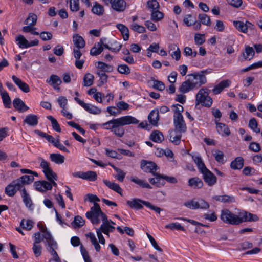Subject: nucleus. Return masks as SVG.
Wrapping results in <instances>:
<instances>
[{"instance_id":"obj_1","label":"nucleus","mask_w":262,"mask_h":262,"mask_svg":"<svg viewBox=\"0 0 262 262\" xmlns=\"http://www.w3.org/2000/svg\"><path fill=\"white\" fill-rule=\"evenodd\" d=\"M210 72L208 70H205L188 75V79L182 82L179 87L180 91L183 93H186L199 88L202 85L207 82L205 74Z\"/></svg>"},{"instance_id":"obj_2","label":"nucleus","mask_w":262,"mask_h":262,"mask_svg":"<svg viewBox=\"0 0 262 262\" xmlns=\"http://www.w3.org/2000/svg\"><path fill=\"white\" fill-rule=\"evenodd\" d=\"M138 120L131 116H123L110 120L102 124L104 128L111 130L116 136L122 137L124 134L123 126L131 124H137Z\"/></svg>"},{"instance_id":"obj_3","label":"nucleus","mask_w":262,"mask_h":262,"mask_svg":"<svg viewBox=\"0 0 262 262\" xmlns=\"http://www.w3.org/2000/svg\"><path fill=\"white\" fill-rule=\"evenodd\" d=\"M220 219L223 223L226 224L232 225H238L241 224L240 212L238 214H236L227 208L221 210Z\"/></svg>"},{"instance_id":"obj_4","label":"nucleus","mask_w":262,"mask_h":262,"mask_svg":"<svg viewBox=\"0 0 262 262\" xmlns=\"http://www.w3.org/2000/svg\"><path fill=\"white\" fill-rule=\"evenodd\" d=\"M209 92L210 90L207 88H201L196 95V105L201 103L203 106L210 107L212 104L213 100L209 96Z\"/></svg>"},{"instance_id":"obj_5","label":"nucleus","mask_w":262,"mask_h":262,"mask_svg":"<svg viewBox=\"0 0 262 262\" xmlns=\"http://www.w3.org/2000/svg\"><path fill=\"white\" fill-rule=\"evenodd\" d=\"M103 215H105L101 210L100 206L97 203H94V206L91 208V210L88 211L86 217L90 219L93 224L97 225L100 223L99 217L103 220Z\"/></svg>"},{"instance_id":"obj_6","label":"nucleus","mask_w":262,"mask_h":262,"mask_svg":"<svg viewBox=\"0 0 262 262\" xmlns=\"http://www.w3.org/2000/svg\"><path fill=\"white\" fill-rule=\"evenodd\" d=\"M160 5L157 1H148V10L150 12V18L155 22H158L164 17V14L159 10Z\"/></svg>"},{"instance_id":"obj_7","label":"nucleus","mask_w":262,"mask_h":262,"mask_svg":"<svg viewBox=\"0 0 262 262\" xmlns=\"http://www.w3.org/2000/svg\"><path fill=\"white\" fill-rule=\"evenodd\" d=\"M34 180V177L32 176L24 175L20 178L15 180L12 182L14 185L15 189L17 191H19L20 193L23 192V188L26 185L29 184Z\"/></svg>"},{"instance_id":"obj_8","label":"nucleus","mask_w":262,"mask_h":262,"mask_svg":"<svg viewBox=\"0 0 262 262\" xmlns=\"http://www.w3.org/2000/svg\"><path fill=\"white\" fill-rule=\"evenodd\" d=\"M72 174L74 178H79L90 181H94L97 178L96 172L93 171H77L72 173Z\"/></svg>"},{"instance_id":"obj_9","label":"nucleus","mask_w":262,"mask_h":262,"mask_svg":"<svg viewBox=\"0 0 262 262\" xmlns=\"http://www.w3.org/2000/svg\"><path fill=\"white\" fill-rule=\"evenodd\" d=\"M74 99L80 106L90 113L99 114L101 113V110L98 107L89 103H85L77 97H75Z\"/></svg>"},{"instance_id":"obj_10","label":"nucleus","mask_w":262,"mask_h":262,"mask_svg":"<svg viewBox=\"0 0 262 262\" xmlns=\"http://www.w3.org/2000/svg\"><path fill=\"white\" fill-rule=\"evenodd\" d=\"M173 123L176 131L180 133H183L186 131L187 126L183 117L173 118Z\"/></svg>"},{"instance_id":"obj_11","label":"nucleus","mask_w":262,"mask_h":262,"mask_svg":"<svg viewBox=\"0 0 262 262\" xmlns=\"http://www.w3.org/2000/svg\"><path fill=\"white\" fill-rule=\"evenodd\" d=\"M201 173L203 174L204 181L208 186H213L216 183V176L208 169L204 171H202Z\"/></svg>"},{"instance_id":"obj_12","label":"nucleus","mask_w":262,"mask_h":262,"mask_svg":"<svg viewBox=\"0 0 262 262\" xmlns=\"http://www.w3.org/2000/svg\"><path fill=\"white\" fill-rule=\"evenodd\" d=\"M103 223L101 225L99 229H100L104 234L109 236L110 232H113L115 228L111 225H109L108 222V219L106 215H103Z\"/></svg>"},{"instance_id":"obj_13","label":"nucleus","mask_w":262,"mask_h":262,"mask_svg":"<svg viewBox=\"0 0 262 262\" xmlns=\"http://www.w3.org/2000/svg\"><path fill=\"white\" fill-rule=\"evenodd\" d=\"M241 224L245 222H255L259 220L257 215L245 211L240 212Z\"/></svg>"},{"instance_id":"obj_14","label":"nucleus","mask_w":262,"mask_h":262,"mask_svg":"<svg viewBox=\"0 0 262 262\" xmlns=\"http://www.w3.org/2000/svg\"><path fill=\"white\" fill-rule=\"evenodd\" d=\"M126 204L132 209H140L143 208V205L147 206V202L138 199H133L126 201Z\"/></svg>"},{"instance_id":"obj_15","label":"nucleus","mask_w":262,"mask_h":262,"mask_svg":"<svg viewBox=\"0 0 262 262\" xmlns=\"http://www.w3.org/2000/svg\"><path fill=\"white\" fill-rule=\"evenodd\" d=\"M112 8L115 11L122 12L126 7V3L124 0H112Z\"/></svg>"},{"instance_id":"obj_16","label":"nucleus","mask_w":262,"mask_h":262,"mask_svg":"<svg viewBox=\"0 0 262 262\" xmlns=\"http://www.w3.org/2000/svg\"><path fill=\"white\" fill-rule=\"evenodd\" d=\"M46 82L53 86L54 89L59 90L60 88L59 85L61 84L62 81L58 76L52 75L49 79L46 80Z\"/></svg>"},{"instance_id":"obj_17","label":"nucleus","mask_w":262,"mask_h":262,"mask_svg":"<svg viewBox=\"0 0 262 262\" xmlns=\"http://www.w3.org/2000/svg\"><path fill=\"white\" fill-rule=\"evenodd\" d=\"M231 84V81L229 79L223 80L216 85L212 90L214 94H220L225 88L229 87Z\"/></svg>"},{"instance_id":"obj_18","label":"nucleus","mask_w":262,"mask_h":262,"mask_svg":"<svg viewBox=\"0 0 262 262\" xmlns=\"http://www.w3.org/2000/svg\"><path fill=\"white\" fill-rule=\"evenodd\" d=\"M212 199L216 201L223 203H235L236 200L234 196L224 194L223 195H215Z\"/></svg>"},{"instance_id":"obj_19","label":"nucleus","mask_w":262,"mask_h":262,"mask_svg":"<svg viewBox=\"0 0 262 262\" xmlns=\"http://www.w3.org/2000/svg\"><path fill=\"white\" fill-rule=\"evenodd\" d=\"M105 39L101 38L100 42L96 43L94 47L91 49L90 54L92 56H97L103 51V40Z\"/></svg>"},{"instance_id":"obj_20","label":"nucleus","mask_w":262,"mask_h":262,"mask_svg":"<svg viewBox=\"0 0 262 262\" xmlns=\"http://www.w3.org/2000/svg\"><path fill=\"white\" fill-rule=\"evenodd\" d=\"M12 79L15 84H16L23 92L28 93L30 91V88L28 85L23 81L20 78L15 75H13Z\"/></svg>"},{"instance_id":"obj_21","label":"nucleus","mask_w":262,"mask_h":262,"mask_svg":"<svg viewBox=\"0 0 262 262\" xmlns=\"http://www.w3.org/2000/svg\"><path fill=\"white\" fill-rule=\"evenodd\" d=\"M103 182L110 189L116 192L121 196L123 195L122 189L117 183L105 179L103 180Z\"/></svg>"},{"instance_id":"obj_22","label":"nucleus","mask_w":262,"mask_h":262,"mask_svg":"<svg viewBox=\"0 0 262 262\" xmlns=\"http://www.w3.org/2000/svg\"><path fill=\"white\" fill-rule=\"evenodd\" d=\"M13 105L14 107L19 112H24L29 109V107L19 98L13 100Z\"/></svg>"},{"instance_id":"obj_23","label":"nucleus","mask_w":262,"mask_h":262,"mask_svg":"<svg viewBox=\"0 0 262 262\" xmlns=\"http://www.w3.org/2000/svg\"><path fill=\"white\" fill-rule=\"evenodd\" d=\"M254 54L255 51L253 48L246 46L245 47V50L242 53V55L241 56L243 57V59H241V60H250L253 58Z\"/></svg>"},{"instance_id":"obj_24","label":"nucleus","mask_w":262,"mask_h":262,"mask_svg":"<svg viewBox=\"0 0 262 262\" xmlns=\"http://www.w3.org/2000/svg\"><path fill=\"white\" fill-rule=\"evenodd\" d=\"M154 178L150 179L149 182L151 184L156 185L157 187H160L165 184V182L163 179V174L159 173H154Z\"/></svg>"},{"instance_id":"obj_25","label":"nucleus","mask_w":262,"mask_h":262,"mask_svg":"<svg viewBox=\"0 0 262 262\" xmlns=\"http://www.w3.org/2000/svg\"><path fill=\"white\" fill-rule=\"evenodd\" d=\"M159 120V111L157 109H155L148 115V121L152 125L157 126Z\"/></svg>"},{"instance_id":"obj_26","label":"nucleus","mask_w":262,"mask_h":262,"mask_svg":"<svg viewBox=\"0 0 262 262\" xmlns=\"http://www.w3.org/2000/svg\"><path fill=\"white\" fill-rule=\"evenodd\" d=\"M23 122L28 125L35 126L38 123V117L37 115L29 114L26 116Z\"/></svg>"},{"instance_id":"obj_27","label":"nucleus","mask_w":262,"mask_h":262,"mask_svg":"<svg viewBox=\"0 0 262 262\" xmlns=\"http://www.w3.org/2000/svg\"><path fill=\"white\" fill-rule=\"evenodd\" d=\"M151 83V87L153 89L159 91H163L165 88V84L161 81L156 80L154 77H151L150 81H148V83Z\"/></svg>"},{"instance_id":"obj_28","label":"nucleus","mask_w":262,"mask_h":262,"mask_svg":"<svg viewBox=\"0 0 262 262\" xmlns=\"http://www.w3.org/2000/svg\"><path fill=\"white\" fill-rule=\"evenodd\" d=\"M216 129L222 136H229L231 134L228 126L223 123H216Z\"/></svg>"},{"instance_id":"obj_29","label":"nucleus","mask_w":262,"mask_h":262,"mask_svg":"<svg viewBox=\"0 0 262 262\" xmlns=\"http://www.w3.org/2000/svg\"><path fill=\"white\" fill-rule=\"evenodd\" d=\"M188 185L194 189H199L203 186V182L198 177H193L189 180Z\"/></svg>"},{"instance_id":"obj_30","label":"nucleus","mask_w":262,"mask_h":262,"mask_svg":"<svg viewBox=\"0 0 262 262\" xmlns=\"http://www.w3.org/2000/svg\"><path fill=\"white\" fill-rule=\"evenodd\" d=\"M181 137L182 133L178 131L172 130L169 132L170 140L176 145H179L180 143Z\"/></svg>"},{"instance_id":"obj_31","label":"nucleus","mask_w":262,"mask_h":262,"mask_svg":"<svg viewBox=\"0 0 262 262\" xmlns=\"http://www.w3.org/2000/svg\"><path fill=\"white\" fill-rule=\"evenodd\" d=\"M73 41L76 48L82 49L85 46L84 40L78 34L73 35Z\"/></svg>"},{"instance_id":"obj_32","label":"nucleus","mask_w":262,"mask_h":262,"mask_svg":"<svg viewBox=\"0 0 262 262\" xmlns=\"http://www.w3.org/2000/svg\"><path fill=\"white\" fill-rule=\"evenodd\" d=\"M116 27L121 33L123 39L125 41L128 40L129 37L128 28L122 24H117Z\"/></svg>"},{"instance_id":"obj_33","label":"nucleus","mask_w":262,"mask_h":262,"mask_svg":"<svg viewBox=\"0 0 262 262\" xmlns=\"http://www.w3.org/2000/svg\"><path fill=\"white\" fill-rule=\"evenodd\" d=\"M164 139L162 133L157 130L153 131L150 135V139L155 142L161 143Z\"/></svg>"},{"instance_id":"obj_34","label":"nucleus","mask_w":262,"mask_h":262,"mask_svg":"<svg viewBox=\"0 0 262 262\" xmlns=\"http://www.w3.org/2000/svg\"><path fill=\"white\" fill-rule=\"evenodd\" d=\"M244 165V159L238 157L231 162L230 167L233 169H241Z\"/></svg>"},{"instance_id":"obj_35","label":"nucleus","mask_w":262,"mask_h":262,"mask_svg":"<svg viewBox=\"0 0 262 262\" xmlns=\"http://www.w3.org/2000/svg\"><path fill=\"white\" fill-rule=\"evenodd\" d=\"M51 161L57 164H61L64 162L65 158L59 154L52 153L50 155Z\"/></svg>"},{"instance_id":"obj_36","label":"nucleus","mask_w":262,"mask_h":262,"mask_svg":"<svg viewBox=\"0 0 262 262\" xmlns=\"http://www.w3.org/2000/svg\"><path fill=\"white\" fill-rule=\"evenodd\" d=\"M4 105L6 108H10L11 104V98L7 92L4 91L0 92Z\"/></svg>"},{"instance_id":"obj_37","label":"nucleus","mask_w":262,"mask_h":262,"mask_svg":"<svg viewBox=\"0 0 262 262\" xmlns=\"http://www.w3.org/2000/svg\"><path fill=\"white\" fill-rule=\"evenodd\" d=\"M41 231L44 233L43 235V237L46 239L48 245L55 246L56 242L54 240L51 234L47 230V229L44 227H42Z\"/></svg>"},{"instance_id":"obj_38","label":"nucleus","mask_w":262,"mask_h":262,"mask_svg":"<svg viewBox=\"0 0 262 262\" xmlns=\"http://www.w3.org/2000/svg\"><path fill=\"white\" fill-rule=\"evenodd\" d=\"M85 236L91 240L92 244L94 245L95 249L97 252H99L100 250V246L97 242V238L95 234L92 232H89L85 234Z\"/></svg>"},{"instance_id":"obj_39","label":"nucleus","mask_w":262,"mask_h":262,"mask_svg":"<svg viewBox=\"0 0 262 262\" xmlns=\"http://www.w3.org/2000/svg\"><path fill=\"white\" fill-rule=\"evenodd\" d=\"M21 197L23 198V201L26 205V207L32 209L31 207L32 206V200L29 195V194L27 193V191L25 188H23V192L21 194Z\"/></svg>"},{"instance_id":"obj_40","label":"nucleus","mask_w":262,"mask_h":262,"mask_svg":"<svg viewBox=\"0 0 262 262\" xmlns=\"http://www.w3.org/2000/svg\"><path fill=\"white\" fill-rule=\"evenodd\" d=\"M103 46L106 49L117 53L121 49L122 45L118 42L117 41H114L113 43L110 44V46L107 44H103Z\"/></svg>"},{"instance_id":"obj_41","label":"nucleus","mask_w":262,"mask_h":262,"mask_svg":"<svg viewBox=\"0 0 262 262\" xmlns=\"http://www.w3.org/2000/svg\"><path fill=\"white\" fill-rule=\"evenodd\" d=\"M34 223L30 220L23 219L20 223V227L25 230L30 231L34 226Z\"/></svg>"},{"instance_id":"obj_42","label":"nucleus","mask_w":262,"mask_h":262,"mask_svg":"<svg viewBox=\"0 0 262 262\" xmlns=\"http://www.w3.org/2000/svg\"><path fill=\"white\" fill-rule=\"evenodd\" d=\"M192 158L195 162V163L197 165L198 169L200 171L202 172V171L206 170L207 168L205 165L204 162L202 161V158L200 156H193Z\"/></svg>"},{"instance_id":"obj_43","label":"nucleus","mask_w":262,"mask_h":262,"mask_svg":"<svg viewBox=\"0 0 262 262\" xmlns=\"http://www.w3.org/2000/svg\"><path fill=\"white\" fill-rule=\"evenodd\" d=\"M37 20V15L33 13H30L28 14L27 18L25 20L24 24L26 25H31L34 26L36 24Z\"/></svg>"},{"instance_id":"obj_44","label":"nucleus","mask_w":262,"mask_h":262,"mask_svg":"<svg viewBox=\"0 0 262 262\" xmlns=\"http://www.w3.org/2000/svg\"><path fill=\"white\" fill-rule=\"evenodd\" d=\"M94 76L90 73H86L83 77V85L90 86L93 84Z\"/></svg>"},{"instance_id":"obj_45","label":"nucleus","mask_w":262,"mask_h":262,"mask_svg":"<svg viewBox=\"0 0 262 262\" xmlns=\"http://www.w3.org/2000/svg\"><path fill=\"white\" fill-rule=\"evenodd\" d=\"M85 223L84 220L80 216L77 215L75 217L74 221L71 223L74 228H78L82 227Z\"/></svg>"},{"instance_id":"obj_46","label":"nucleus","mask_w":262,"mask_h":262,"mask_svg":"<svg viewBox=\"0 0 262 262\" xmlns=\"http://www.w3.org/2000/svg\"><path fill=\"white\" fill-rule=\"evenodd\" d=\"M97 68L100 70L106 72H111L113 71V67L101 61L98 62Z\"/></svg>"},{"instance_id":"obj_47","label":"nucleus","mask_w":262,"mask_h":262,"mask_svg":"<svg viewBox=\"0 0 262 262\" xmlns=\"http://www.w3.org/2000/svg\"><path fill=\"white\" fill-rule=\"evenodd\" d=\"M198 18L200 19L201 23H202L203 25H206L207 26H211V22L210 18L207 14L204 13L199 14Z\"/></svg>"},{"instance_id":"obj_48","label":"nucleus","mask_w":262,"mask_h":262,"mask_svg":"<svg viewBox=\"0 0 262 262\" xmlns=\"http://www.w3.org/2000/svg\"><path fill=\"white\" fill-rule=\"evenodd\" d=\"M17 191L12 182L6 187L5 190L6 194L9 196H14Z\"/></svg>"},{"instance_id":"obj_49","label":"nucleus","mask_w":262,"mask_h":262,"mask_svg":"<svg viewBox=\"0 0 262 262\" xmlns=\"http://www.w3.org/2000/svg\"><path fill=\"white\" fill-rule=\"evenodd\" d=\"M16 40L18 41V44L20 48H27L28 41L25 37L22 35H19L16 37Z\"/></svg>"},{"instance_id":"obj_50","label":"nucleus","mask_w":262,"mask_h":262,"mask_svg":"<svg viewBox=\"0 0 262 262\" xmlns=\"http://www.w3.org/2000/svg\"><path fill=\"white\" fill-rule=\"evenodd\" d=\"M92 11L94 14L98 15H102L104 13V10L102 5L98 3H96L93 7Z\"/></svg>"},{"instance_id":"obj_51","label":"nucleus","mask_w":262,"mask_h":262,"mask_svg":"<svg viewBox=\"0 0 262 262\" xmlns=\"http://www.w3.org/2000/svg\"><path fill=\"white\" fill-rule=\"evenodd\" d=\"M172 107H174V116L173 118L183 117L182 112L183 111V107L179 104H173Z\"/></svg>"},{"instance_id":"obj_52","label":"nucleus","mask_w":262,"mask_h":262,"mask_svg":"<svg viewBox=\"0 0 262 262\" xmlns=\"http://www.w3.org/2000/svg\"><path fill=\"white\" fill-rule=\"evenodd\" d=\"M43 173L49 181L57 180V174L54 172H53L51 168L43 171Z\"/></svg>"},{"instance_id":"obj_53","label":"nucleus","mask_w":262,"mask_h":262,"mask_svg":"<svg viewBox=\"0 0 262 262\" xmlns=\"http://www.w3.org/2000/svg\"><path fill=\"white\" fill-rule=\"evenodd\" d=\"M257 126L258 123L256 121V120L254 118L251 119L249 120V127L254 132L256 133H259L260 129L259 128L257 127Z\"/></svg>"},{"instance_id":"obj_54","label":"nucleus","mask_w":262,"mask_h":262,"mask_svg":"<svg viewBox=\"0 0 262 262\" xmlns=\"http://www.w3.org/2000/svg\"><path fill=\"white\" fill-rule=\"evenodd\" d=\"M47 118L51 121L53 128L58 132H60L61 129L56 119L52 116H47Z\"/></svg>"},{"instance_id":"obj_55","label":"nucleus","mask_w":262,"mask_h":262,"mask_svg":"<svg viewBox=\"0 0 262 262\" xmlns=\"http://www.w3.org/2000/svg\"><path fill=\"white\" fill-rule=\"evenodd\" d=\"M213 155L215 159V160L221 163H224V153L221 151V150H215L214 153H213Z\"/></svg>"},{"instance_id":"obj_56","label":"nucleus","mask_w":262,"mask_h":262,"mask_svg":"<svg viewBox=\"0 0 262 262\" xmlns=\"http://www.w3.org/2000/svg\"><path fill=\"white\" fill-rule=\"evenodd\" d=\"M148 240L150 241L151 246L154 249L159 252H162L163 249L159 246L157 241L155 238L150 234H148Z\"/></svg>"},{"instance_id":"obj_57","label":"nucleus","mask_w":262,"mask_h":262,"mask_svg":"<svg viewBox=\"0 0 262 262\" xmlns=\"http://www.w3.org/2000/svg\"><path fill=\"white\" fill-rule=\"evenodd\" d=\"M166 228H169L172 230L177 229L178 230L185 231V229L183 226L178 223H171L165 226Z\"/></svg>"},{"instance_id":"obj_58","label":"nucleus","mask_w":262,"mask_h":262,"mask_svg":"<svg viewBox=\"0 0 262 262\" xmlns=\"http://www.w3.org/2000/svg\"><path fill=\"white\" fill-rule=\"evenodd\" d=\"M130 180L132 182L137 184V185H139L140 187H142L143 188H147V183H146L145 181L140 179L136 177H132L130 178Z\"/></svg>"},{"instance_id":"obj_59","label":"nucleus","mask_w":262,"mask_h":262,"mask_svg":"<svg viewBox=\"0 0 262 262\" xmlns=\"http://www.w3.org/2000/svg\"><path fill=\"white\" fill-rule=\"evenodd\" d=\"M118 71L122 74L128 75L130 73V69L126 64H120L117 68Z\"/></svg>"},{"instance_id":"obj_60","label":"nucleus","mask_w":262,"mask_h":262,"mask_svg":"<svg viewBox=\"0 0 262 262\" xmlns=\"http://www.w3.org/2000/svg\"><path fill=\"white\" fill-rule=\"evenodd\" d=\"M130 28L133 31L137 32L139 33H142L145 31V27L135 23H133L132 24H131Z\"/></svg>"},{"instance_id":"obj_61","label":"nucleus","mask_w":262,"mask_h":262,"mask_svg":"<svg viewBox=\"0 0 262 262\" xmlns=\"http://www.w3.org/2000/svg\"><path fill=\"white\" fill-rule=\"evenodd\" d=\"M233 25L239 31L246 33V28L244 22L241 21H234Z\"/></svg>"},{"instance_id":"obj_62","label":"nucleus","mask_w":262,"mask_h":262,"mask_svg":"<svg viewBox=\"0 0 262 262\" xmlns=\"http://www.w3.org/2000/svg\"><path fill=\"white\" fill-rule=\"evenodd\" d=\"M184 205L189 209H199V204L198 202L193 200L187 201L184 203Z\"/></svg>"},{"instance_id":"obj_63","label":"nucleus","mask_w":262,"mask_h":262,"mask_svg":"<svg viewBox=\"0 0 262 262\" xmlns=\"http://www.w3.org/2000/svg\"><path fill=\"white\" fill-rule=\"evenodd\" d=\"M38 161L40 162V166L42 169L43 172L50 169V163L41 157L38 158Z\"/></svg>"},{"instance_id":"obj_64","label":"nucleus","mask_w":262,"mask_h":262,"mask_svg":"<svg viewBox=\"0 0 262 262\" xmlns=\"http://www.w3.org/2000/svg\"><path fill=\"white\" fill-rule=\"evenodd\" d=\"M80 251L85 262H92L88 252L82 245H81L80 246Z\"/></svg>"}]
</instances>
